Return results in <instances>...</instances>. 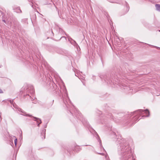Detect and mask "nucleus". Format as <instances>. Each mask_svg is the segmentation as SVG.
Returning <instances> with one entry per match:
<instances>
[{"label": "nucleus", "instance_id": "f257e3e1", "mask_svg": "<svg viewBox=\"0 0 160 160\" xmlns=\"http://www.w3.org/2000/svg\"><path fill=\"white\" fill-rule=\"evenodd\" d=\"M120 142V148L118 152L122 156L123 160H135L132 157L131 149L128 143L124 139L118 140Z\"/></svg>", "mask_w": 160, "mask_h": 160}, {"label": "nucleus", "instance_id": "f03ea898", "mask_svg": "<svg viewBox=\"0 0 160 160\" xmlns=\"http://www.w3.org/2000/svg\"><path fill=\"white\" fill-rule=\"evenodd\" d=\"M144 112L146 114H148L147 115L146 117H148L149 116V112L148 109L146 110H142L139 109L133 112L134 114L137 115H140L141 114Z\"/></svg>", "mask_w": 160, "mask_h": 160}, {"label": "nucleus", "instance_id": "7ed1b4c3", "mask_svg": "<svg viewBox=\"0 0 160 160\" xmlns=\"http://www.w3.org/2000/svg\"><path fill=\"white\" fill-rule=\"evenodd\" d=\"M33 118L35 119L34 120L37 122L38 123V127H39L40 124L42 122L40 118L35 117H33Z\"/></svg>", "mask_w": 160, "mask_h": 160}, {"label": "nucleus", "instance_id": "20e7f679", "mask_svg": "<svg viewBox=\"0 0 160 160\" xmlns=\"http://www.w3.org/2000/svg\"><path fill=\"white\" fill-rule=\"evenodd\" d=\"M45 131H46L45 129H43L42 130V132L41 133V135L43 137L44 139H45Z\"/></svg>", "mask_w": 160, "mask_h": 160}, {"label": "nucleus", "instance_id": "39448f33", "mask_svg": "<svg viewBox=\"0 0 160 160\" xmlns=\"http://www.w3.org/2000/svg\"><path fill=\"white\" fill-rule=\"evenodd\" d=\"M155 7L157 10L160 11V5L157 4L155 5Z\"/></svg>", "mask_w": 160, "mask_h": 160}, {"label": "nucleus", "instance_id": "423d86ee", "mask_svg": "<svg viewBox=\"0 0 160 160\" xmlns=\"http://www.w3.org/2000/svg\"><path fill=\"white\" fill-rule=\"evenodd\" d=\"M21 112L23 113V114H22V115H24V116H27V117H32L31 115H30L29 114H26L25 112H23L22 111H21Z\"/></svg>", "mask_w": 160, "mask_h": 160}, {"label": "nucleus", "instance_id": "0eeeda50", "mask_svg": "<svg viewBox=\"0 0 160 160\" xmlns=\"http://www.w3.org/2000/svg\"><path fill=\"white\" fill-rule=\"evenodd\" d=\"M107 117L108 118H111L112 119H113V116H112V115L111 113H109L107 116Z\"/></svg>", "mask_w": 160, "mask_h": 160}, {"label": "nucleus", "instance_id": "6e6552de", "mask_svg": "<svg viewBox=\"0 0 160 160\" xmlns=\"http://www.w3.org/2000/svg\"><path fill=\"white\" fill-rule=\"evenodd\" d=\"M17 11L16 12L18 13L21 12V10L19 8H18L16 9Z\"/></svg>", "mask_w": 160, "mask_h": 160}, {"label": "nucleus", "instance_id": "1a4fd4ad", "mask_svg": "<svg viewBox=\"0 0 160 160\" xmlns=\"http://www.w3.org/2000/svg\"><path fill=\"white\" fill-rule=\"evenodd\" d=\"M7 102H10L12 104H13V100L10 99H8L7 100Z\"/></svg>", "mask_w": 160, "mask_h": 160}, {"label": "nucleus", "instance_id": "9d476101", "mask_svg": "<svg viewBox=\"0 0 160 160\" xmlns=\"http://www.w3.org/2000/svg\"><path fill=\"white\" fill-rule=\"evenodd\" d=\"M138 116H136L135 117H134V118L133 119V120H135V121H136L138 120Z\"/></svg>", "mask_w": 160, "mask_h": 160}, {"label": "nucleus", "instance_id": "9b49d317", "mask_svg": "<svg viewBox=\"0 0 160 160\" xmlns=\"http://www.w3.org/2000/svg\"><path fill=\"white\" fill-rule=\"evenodd\" d=\"M32 88V90L30 91V92L32 93V94H33L34 93V90H33V88Z\"/></svg>", "mask_w": 160, "mask_h": 160}, {"label": "nucleus", "instance_id": "f8f14e48", "mask_svg": "<svg viewBox=\"0 0 160 160\" xmlns=\"http://www.w3.org/2000/svg\"><path fill=\"white\" fill-rule=\"evenodd\" d=\"M14 143L16 146L17 144V139L16 138L14 140Z\"/></svg>", "mask_w": 160, "mask_h": 160}, {"label": "nucleus", "instance_id": "ddd939ff", "mask_svg": "<svg viewBox=\"0 0 160 160\" xmlns=\"http://www.w3.org/2000/svg\"><path fill=\"white\" fill-rule=\"evenodd\" d=\"M28 1L29 2H31L32 3V4H33V3L32 2V0H28Z\"/></svg>", "mask_w": 160, "mask_h": 160}, {"label": "nucleus", "instance_id": "4468645a", "mask_svg": "<svg viewBox=\"0 0 160 160\" xmlns=\"http://www.w3.org/2000/svg\"><path fill=\"white\" fill-rule=\"evenodd\" d=\"M76 110L77 112L79 114V111L77 109H76Z\"/></svg>", "mask_w": 160, "mask_h": 160}, {"label": "nucleus", "instance_id": "2eb2a0df", "mask_svg": "<svg viewBox=\"0 0 160 160\" xmlns=\"http://www.w3.org/2000/svg\"><path fill=\"white\" fill-rule=\"evenodd\" d=\"M1 120H2V118L1 117V116H0V122H1Z\"/></svg>", "mask_w": 160, "mask_h": 160}, {"label": "nucleus", "instance_id": "dca6fc26", "mask_svg": "<svg viewBox=\"0 0 160 160\" xmlns=\"http://www.w3.org/2000/svg\"><path fill=\"white\" fill-rule=\"evenodd\" d=\"M2 90L0 89V93H2Z\"/></svg>", "mask_w": 160, "mask_h": 160}, {"label": "nucleus", "instance_id": "f3484780", "mask_svg": "<svg viewBox=\"0 0 160 160\" xmlns=\"http://www.w3.org/2000/svg\"><path fill=\"white\" fill-rule=\"evenodd\" d=\"M156 47L157 48H158V49H160V48L158 47Z\"/></svg>", "mask_w": 160, "mask_h": 160}, {"label": "nucleus", "instance_id": "a211bd4d", "mask_svg": "<svg viewBox=\"0 0 160 160\" xmlns=\"http://www.w3.org/2000/svg\"><path fill=\"white\" fill-rule=\"evenodd\" d=\"M13 106L15 107V108H16V107H15V105H16V104H15V105L13 104Z\"/></svg>", "mask_w": 160, "mask_h": 160}, {"label": "nucleus", "instance_id": "6ab92c4d", "mask_svg": "<svg viewBox=\"0 0 160 160\" xmlns=\"http://www.w3.org/2000/svg\"><path fill=\"white\" fill-rule=\"evenodd\" d=\"M82 83H83V85H85V84H84V82L82 81Z\"/></svg>", "mask_w": 160, "mask_h": 160}, {"label": "nucleus", "instance_id": "aec40b11", "mask_svg": "<svg viewBox=\"0 0 160 160\" xmlns=\"http://www.w3.org/2000/svg\"><path fill=\"white\" fill-rule=\"evenodd\" d=\"M100 154L101 155H103V153H100Z\"/></svg>", "mask_w": 160, "mask_h": 160}, {"label": "nucleus", "instance_id": "412c9836", "mask_svg": "<svg viewBox=\"0 0 160 160\" xmlns=\"http://www.w3.org/2000/svg\"><path fill=\"white\" fill-rule=\"evenodd\" d=\"M32 6L33 8H34L33 5H32Z\"/></svg>", "mask_w": 160, "mask_h": 160}, {"label": "nucleus", "instance_id": "4be33fe9", "mask_svg": "<svg viewBox=\"0 0 160 160\" xmlns=\"http://www.w3.org/2000/svg\"><path fill=\"white\" fill-rule=\"evenodd\" d=\"M101 141L100 140V143H101Z\"/></svg>", "mask_w": 160, "mask_h": 160}, {"label": "nucleus", "instance_id": "5701e85b", "mask_svg": "<svg viewBox=\"0 0 160 160\" xmlns=\"http://www.w3.org/2000/svg\"><path fill=\"white\" fill-rule=\"evenodd\" d=\"M68 101L69 102L70 101V100L68 98Z\"/></svg>", "mask_w": 160, "mask_h": 160}, {"label": "nucleus", "instance_id": "b1692460", "mask_svg": "<svg viewBox=\"0 0 160 160\" xmlns=\"http://www.w3.org/2000/svg\"><path fill=\"white\" fill-rule=\"evenodd\" d=\"M3 21H4V22H5V20H3Z\"/></svg>", "mask_w": 160, "mask_h": 160}, {"label": "nucleus", "instance_id": "393cba45", "mask_svg": "<svg viewBox=\"0 0 160 160\" xmlns=\"http://www.w3.org/2000/svg\"><path fill=\"white\" fill-rule=\"evenodd\" d=\"M53 102H54V100H52V103H53Z\"/></svg>", "mask_w": 160, "mask_h": 160}]
</instances>
